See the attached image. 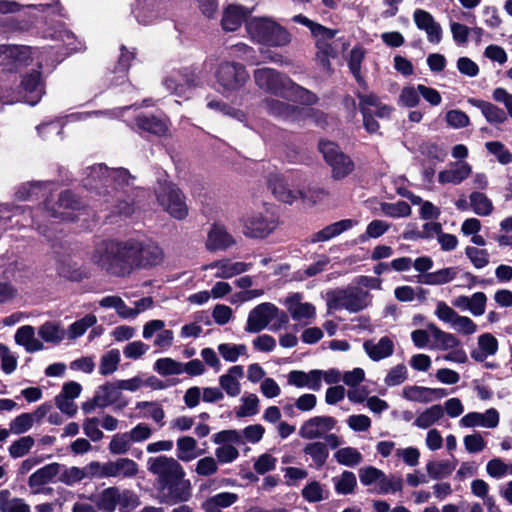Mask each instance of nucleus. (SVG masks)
<instances>
[{
	"instance_id": "1",
	"label": "nucleus",
	"mask_w": 512,
	"mask_h": 512,
	"mask_svg": "<svg viewBox=\"0 0 512 512\" xmlns=\"http://www.w3.org/2000/svg\"><path fill=\"white\" fill-rule=\"evenodd\" d=\"M150 473L156 476V498L161 504L186 503L192 497V485L183 466L173 457H151L147 461Z\"/></svg>"
},
{
	"instance_id": "2",
	"label": "nucleus",
	"mask_w": 512,
	"mask_h": 512,
	"mask_svg": "<svg viewBox=\"0 0 512 512\" xmlns=\"http://www.w3.org/2000/svg\"><path fill=\"white\" fill-rule=\"evenodd\" d=\"M133 179L124 168L109 169L104 164H96L84 170L82 184L95 196L103 198V204L113 207L115 212L130 215L133 212L132 206L126 201H120L117 194L129 186Z\"/></svg>"
},
{
	"instance_id": "3",
	"label": "nucleus",
	"mask_w": 512,
	"mask_h": 512,
	"mask_svg": "<svg viewBox=\"0 0 512 512\" xmlns=\"http://www.w3.org/2000/svg\"><path fill=\"white\" fill-rule=\"evenodd\" d=\"M246 30L254 42L268 47H285L292 41L290 32L270 17L248 19Z\"/></svg>"
},
{
	"instance_id": "4",
	"label": "nucleus",
	"mask_w": 512,
	"mask_h": 512,
	"mask_svg": "<svg viewBox=\"0 0 512 512\" xmlns=\"http://www.w3.org/2000/svg\"><path fill=\"white\" fill-rule=\"evenodd\" d=\"M127 241L104 240L97 243L91 261L101 269L117 275H126Z\"/></svg>"
},
{
	"instance_id": "5",
	"label": "nucleus",
	"mask_w": 512,
	"mask_h": 512,
	"mask_svg": "<svg viewBox=\"0 0 512 512\" xmlns=\"http://www.w3.org/2000/svg\"><path fill=\"white\" fill-rule=\"evenodd\" d=\"M164 260L162 248L155 242L136 239L127 240L126 274L135 269H150Z\"/></svg>"
},
{
	"instance_id": "6",
	"label": "nucleus",
	"mask_w": 512,
	"mask_h": 512,
	"mask_svg": "<svg viewBox=\"0 0 512 512\" xmlns=\"http://www.w3.org/2000/svg\"><path fill=\"white\" fill-rule=\"evenodd\" d=\"M327 305L330 309H345L350 313H357L371 304V294L356 286L335 289L327 293Z\"/></svg>"
},
{
	"instance_id": "7",
	"label": "nucleus",
	"mask_w": 512,
	"mask_h": 512,
	"mask_svg": "<svg viewBox=\"0 0 512 512\" xmlns=\"http://www.w3.org/2000/svg\"><path fill=\"white\" fill-rule=\"evenodd\" d=\"M249 78L250 75L245 66L237 62L223 61L215 71L218 91L225 97H230L242 89Z\"/></svg>"
},
{
	"instance_id": "8",
	"label": "nucleus",
	"mask_w": 512,
	"mask_h": 512,
	"mask_svg": "<svg viewBox=\"0 0 512 512\" xmlns=\"http://www.w3.org/2000/svg\"><path fill=\"white\" fill-rule=\"evenodd\" d=\"M243 234L251 239H265L272 234L278 226V218L268 207L262 211H252L243 217Z\"/></svg>"
},
{
	"instance_id": "9",
	"label": "nucleus",
	"mask_w": 512,
	"mask_h": 512,
	"mask_svg": "<svg viewBox=\"0 0 512 512\" xmlns=\"http://www.w3.org/2000/svg\"><path fill=\"white\" fill-rule=\"evenodd\" d=\"M319 150L331 168V177L334 180H342L354 171L353 160L336 143L322 140L319 142Z\"/></svg>"
},
{
	"instance_id": "10",
	"label": "nucleus",
	"mask_w": 512,
	"mask_h": 512,
	"mask_svg": "<svg viewBox=\"0 0 512 512\" xmlns=\"http://www.w3.org/2000/svg\"><path fill=\"white\" fill-rule=\"evenodd\" d=\"M89 469L91 474L96 476V479L133 478L139 471L138 464L130 458H117L116 460H110L103 463L99 461H92V466Z\"/></svg>"
},
{
	"instance_id": "11",
	"label": "nucleus",
	"mask_w": 512,
	"mask_h": 512,
	"mask_svg": "<svg viewBox=\"0 0 512 512\" xmlns=\"http://www.w3.org/2000/svg\"><path fill=\"white\" fill-rule=\"evenodd\" d=\"M171 93L179 97H188L190 92L201 84L200 71L196 68H183L171 72L163 81Z\"/></svg>"
},
{
	"instance_id": "12",
	"label": "nucleus",
	"mask_w": 512,
	"mask_h": 512,
	"mask_svg": "<svg viewBox=\"0 0 512 512\" xmlns=\"http://www.w3.org/2000/svg\"><path fill=\"white\" fill-rule=\"evenodd\" d=\"M255 84L267 93L286 96L291 79L272 68L256 69L253 73Z\"/></svg>"
},
{
	"instance_id": "13",
	"label": "nucleus",
	"mask_w": 512,
	"mask_h": 512,
	"mask_svg": "<svg viewBox=\"0 0 512 512\" xmlns=\"http://www.w3.org/2000/svg\"><path fill=\"white\" fill-rule=\"evenodd\" d=\"M159 204L172 217L183 219L188 214L185 197L174 184H165L156 192Z\"/></svg>"
},
{
	"instance_id": "14",
	"label": "nucleus",
	"mask_w": 512,
	"mask_h": 512,
	"mask_svg": "<svg viewBox=\"0 0 512 512\" xmlns=\"http://www.w3.org/2000/svg\"><path fill=\"white\" fill-rule=\"evenodd\" d=\"M29 220L37 225V229L41 233L45 234V231L41 230V226L36 223L30 208L12 204H0V234L16 226H26Z\"/></svg>"
},
{
	"instance_id": "15",
	"label": "nucleus",
	"mask_w": 512,
	"mask_h": 512,
	"mask_svg": "<svg viewBox=\"0 0 512 512\" xmlns=\"http://www.w3.org/2000/svg\"><path fill=\"white\" fill-rule=\"evenodd\" d=\"M278 307L270 302H264L254 307L248 314L245 331L259 333L267 328L277 316Z\"/></svg>"
},
{
	"instance_id": "16",
	"label": "nucleus",
	"mask_w": 512,
	"mask_h": 512,
	"mask_svg": "<svg viewBox=\"0 0 512 512\" xmlns=\"http://www.w3.org/2000/svg\"><path fill=\"white\" fill-rule=\"evenodd\" d=\"M133 14L138 23L149 25L162 18L167 11L169 0H137Z\"/></svg>"
},
{
	"instance_id": "17",
	"label": "nucleus",
	"mask_w": 512,
	"mask_h": 512,
	"mask_svg": "<svg viewBox=\"0 0 512 512\" xmlns=\"http://www.w3.org/2000/svg\"><path fill=\"white\" fill-rule=\"evenodd\" d=\"M335 425L336 420L331 416H315L303 422L299 428V436L307 440L323 438Z\"/></svg>"
},
{
	"instance_id": "18",
	"label": "nucleus",
	"mask_w": 512,
	"mask_h": 512,
	"mask_svg": "<svg viewBox=\"0 0 512 512\" xmlns=\"http://www.w3.org/2000/svg\"><path fill=\"white\" fill-rule=\"evenodd\" d=\"M95 402L98 404L99 408L115 405L116 409L121 410L127 406V401H122V393L118 380L100 385L95 391Z\"/></svg>"
},
{
	"instance_id": "19",
	"label": "nucleus",
	"mask_w": 512,
	"mask_h": 512,
	"mask_svg": "<svg viewBox=\"0 0 512 512\" xmlns=\"http://www.w3.org/2000/svg\"><path fill=\"white\" fill-rule=\"evenodd\" d=\"M135 127L142 131L157 136L164 135L168 130V122L164 115L140 112L134 119Z\"/></svg>"
},
{
	"instance_id": "20",
	"label": "nucleus",
	"mask_w": 512,
	"mask_h": 512,
	"mask_svg": "<svg viewBox=\"0 0 512 512\" xmlns=\"http://www.w3.org/2000/svg\"><path fill=\"white\" fill-rule=\"evenodd\" d=\"M55 184L52 182H28L22 184L16 191V198L22 201H31L43 199L45 209L48 206V196L54 189Z\"/></svg>"
},
{
	"instance_id": "21",
	"label": "nucleus",
	"mask_w": 512,
	"mask_h": 512,
	"mask_svg": "<svg viewBox=\"0 0 512 512\" xmlns=\"http://www.w3.org/2000/svg\"><path fill=\"white\" fill-rule=\"evenodd\" d=\"M359 100L358 108L361 114L374 113L380 119L389 118L393 107L381 102L380 98L372 92H356Z\"/></svg>"
},
{
	"instance_id": "22",
	"label": "nucleus",
	"mask_w": 512,
	"mask_h": 512,
	"mask_svg": "<svg viewBox=\"0 0 512 512\" xmlns=\"http://www.w3.org/2000/svg\"><path fill=\"white\" fill-rule=\"evenodd\" d=\"M413 19L417 28L426 32L430 43L438 44L441 42L443 30L432 14L423 9H416L413 13Z\"/></svg>"
},
{
	"instance_id": "23",
	"label": "nucleus",
	"mask_w": 512,
	"mask_h": 512,
	"mask_svg": "<svg viewBox=\"0 0 512 512\" xmlns=\"http://www.w3.org/2000/svg\"><path fill=\"white\" fill-rule=\"evenodd\" d=\"M81 206V201L71 191H63L59 195L56 207H47V213L55 219L74 220L71 212L66 210H78Z\"/></svg>"
},
{
	"instance_id": "24",
	"label": "nucleus",
	"mask_w": 512,
	"mask_h": 512,
	"mask_svg": "<svg viewBox=\"0 0 512 512\" xmlns=\"http://www.w3.org/2000/svg\"><path fill=\"white\" fill-rule=\"evenodd\" d=\"M251 267V263L233 262L228 258H224L207 264L204 269L216 270L214 274V277L216 278L229 279L247 272Z\"/></svg>"
},
{
	"instance_id": "25",
	"label": "nucleus",
	"mask_w": 512,
	"mask_h": 512,
	"mask_svg": "<svg viewBox=\"0 0 512 512\" xmlns=\"http://www.w3.org/2000/svg\"><path fill=\"white\" fill-rule=\"evenodd\" d=\"M402 396L409 401L429 403L447 396V391L443 388L408 385L403 388Z\"/></svg>"
},
{
	"instance_id": "26",
	"label": "nucleus",
	"mask_w": 512,
	"mask_h": 512,
	"mask_svg": "<svg viewBox=\"0 0 512 512\" xmlns=\"http://www.w3.org/2000/svg\"><path fill=\"white\" fill-rule=\"evenodd\" d=\"M472 173V167L468 162L456 161L451 162L448 168L442 170L438 174V182L440 184L459 185L466 180Z\"/></svg>"
},
{
	"instance_id": "27",
	"label": "nucleus",
	"mask_w": 512,
	"mask_h": 512,
	"mask_svg": "<svg viewBox=\"0 0 512 512\" xmlns=\"http://www.w3.org/2000/svg\"><path fill=\"white\" fill-rule=\"evenodd\" d=\"M24 100L29 105L37 104L44 94V84L41 79V73L33 71L24 76L21 82Z\"/></svg>"
},
{
	"instance_id": "28",
	"label": "nucleus",
	"mask_w": 512,
	"mask_h": 512,
	"mask_svg": "<svg viewBox=\"0 0 512 512\" xmlns=\"http://www.w3.org/2000/svg\"><path fill=\"white\" fill-rule=\"evenodd\" d=\"M363 349L371 360L377 362L393 355L395 344L390 337L383 336L377 341L375 339L364 341Z\"/></svg>"
},
{
	"instance_id": "29",
	"label": "nucleus",
	"mask_w": 512,
	"mask_h": 512,
	"mask_svg": "<svg viewBox=\"0 0 512 512\" xmlns=\"http://www.w3.org/2000/svg\"><path fill=\"white\" fill-rule=\"evenodd\" d=\"M262 106L267 113L283 120H297L301 113L300 108L297 106L273 98L264 99Z\"/></svg>"
},
{
	"instance_id": "30",
	"label": "nucleus",
	"mask_w": 512,
	"mask_h": 512,
	"mask_svg": "<svg viewBox=\"0 0 512 512\" xmlns=\"http://www.w3.org/2000/svg\"><path fill=\"white\" fill-rule=\"evenodd\" d=\"M244 377V368L241 365L230 367L225 374L219 377L222 392L229 397H237L241 393L240 380Z\"/></svg>"
},
{
	"instance_id": "31",
	"label": "nucleus",
	"mask_w": 512,
	"mask_h": 512,
	"mask_svg": "<svg viewBox=\"0 0 512 512\" xmlns=\"http://www.w3.org/2000/svg\"><path fill=\"white\" fill-rule=\"evenodd\" d=\"M287 383L297 388H307L312 391H319L322 387L319 380L318 369H313L308 372L292 370L287 375Z\"/></svg>"
},
{
	"instance_id": "32",
	"label": "nucleus",
	"mask_w": 512,
	"mask_h": 512,
	"mask_svg": "<svg viewBox=\"0 0 512 512\" xmlns=\"http://www.w3.org/2000/svg\"><path fill=\"white\" fill-rule=\"evenodd\" d=\"M234 237L224 226L214 225L208 233L206 248L211 251H225L235 245Z\"/></svg>"
},
{
	"instance_id": "33",
	"label": "nucleus",
	"mask_w": 512,
	"mask_h": 512,
	"mask_svg": "<svg viewBox=\"0 0 512 512\" xmlns=\"http://www.w3.org/2000/svg\"><path fill=\"white\" fill-rule=\"evenodd\" d=\"M268 186L274 196L284 203H293L299 198V194H301L299 190L290 189L284 177L279 174H271L269 176Z\"/></svg>"
},
{
	"instance_id": "34",
	"label": "nucleus",
	"mask_w": 512,
	"mask_h": 512,
	"mask_svg": "<svg viewBox=\"0 0 512 512\" xmlns=\"http://www.w3.org/2000/svg\"><path fill=\"white\" fill-rule=\"evenodd\" d=\"M355 225H357V221L353 219H343L334 222L314 233L310 238V242L318 243L329 241L332 238L342 234L343 232L353 228Z\"/></svg>"
},
{
	"instance_id": "35",
	"label": "nucleus",
	"mask_w": 512,
	"mask_h": 512,
	"mask_svg": "<svg viewBox=\"0 0 512 512\" xmlns=\"http://www.w3.org/2000/svg\"><path fill=\"white\" fill-rule=\"evenodd\" d=\"M355 225H357V221L353 219H343L334 222L314 233L310 238V242L318 243L329 241L332 238L342 234L343 232L353 228Z\"/></svg>"
},
{
	"instance_id": "36",
	"label": "nucleus",
	"mask_w": 512,
	"mask_h": 512,
	"mask_svg": "<svg viewBox=\"0 0 512 512\" xmlns=\"http://www.w3.org/2000/svg\"><path fill=\"white\" fill-rule=\"evenodd\" d=\"M61 465L59 463H50L36 470L30 475L28 485L34 489L33 493H40V487L48 484L60 473Z\"/></svg>"
},
{
	"instance_id": "37",
	"label": "nucleus",
	"mask_w": 512,
	"mask_h": 512,
	"mask_svg": "<svg viewBox=\"0 0 512 512\" xmlns=\"http://www.w3.org/2000/svg\"><path fill=\"white\" fill-rule=\"evenodd\" d=\"M14 338L15 342L23 346L29 353L44 349V344L35 337V329L31 325H24L18 328Z\"/></svg>"
},
{
	"instance_id": "38",
	"label": "nucleus",
	"mask_w": 512,
	"mask_h": 512,
	"mask_svg": "<svg viewBox=\"0 0 512 512\" xmlns=\"http://www.w3.org/2000/svg\"><path fill=\"white\" fill-rule=\"evenodd\" d=\"M301 294L295 293L287 298L286 306L294 320L310 319L315 316V307L311 303L301 302Z\"/></svg>"
},
{
	"instance_id": "39",
	"label": "nucleus",
	"mask_w": 512,
	"mask_h": 512,
	"mask_svg": "<svg viewBox=\"0 0 512 512\" xmlns=\"http://www.w3.org/2000/svg\"><path fill=\"white\" fill-rule=\"evenodd\" d=\"M468 103L479 108L485 119L491 124H502L507 120V113L490 102L469 98Z\"/></svg>"
},
{
	"instance_id": "40",
	"label": "nucleus",
	"mask_w": 512,
	"mask_h": 512,
	"mask_svg": "<svg viewBox=\"0 0 512 512\" xmlns=\"http://www.w3.org/2000/svg\"><path fill=\"white\" fill-rule=\"evenodd\" d=\"M498 351V340L491 333H484L478 337V349L471 352V357L478 362H483L487 357L493 356Z\"/></svg>"
},
{
	"instance_id": "41",
	"label": "nucleus",
	"mask_w": 512,
	"mask_h": 512,
	"mask_svg": "<svg viewBox=\"0 0 512 512\" xmlns=\"http://www.w3.org/2000/svg\"><path fill=\"white\" fill-rule=\"evenodd\" d=\"M366 51L361 46H355L348 56V67L358 85L364 90L367 89V82L361 75V66L365 58Z\"/></svg>"
},
{
	"instance_id": "42",
	"label": "nucleus",
	"mask_w": 512,
	"mask_h": 512,
	"mask_svg": "<svg viewBox=\"0 0 512 512\" xmlns=\"http://www.w3.org/2000/svg\"><path fill=\"white\" fill-rule=\"evenodd\" d=\"M178 460L189 462L203 454V450L198 449L197 441L190 436H182L176 442Z\"/></svg>"
},
{
	"instance_id": "43",
	"label": "nucleus",
	"mask_w": 512,
	"mask_h": 512,
	"mask_svg": "<svg viewBox=\"0 0 512 512\" xmlns=\"http://www.w3.org/2000/svg\"><path fill=\"white\" fill-rule=\"evenodd\" d=\"M247 10L244 7L230 5L224 11L222 18V27L226 31H235L242 24L247 16Z\"/></svg>"
},
{
	"instance_id": "44",
	"label": "nucleus",
	"mask_w": 512,
	"mask_h": 512,
	"mask_svg": "<svg viewBox=\"0 0 512 512\" xmlns=\"http://www.w3.org/2000/svg\"><path fill=\"white\" fill-rule=\"evenodd\" d=\"M456 267L443 268L432 273L419 276L418 282L426 285H442L451 282L457 276Z\"/></svg>"
},
{
	"instance_id": "45",
	"label": "nucleus",
	"mask_w": 512,
	"mask_h": 512,
	"mask_svg": "<svg viewBox=\"0 0 512 512\" xmlns=\"http://www.w3.org/2000/svg\"><path fill=\"white\" fill-rule=\"evenodd\" d=\"M316 48L315 60L319 66L329 72L331 70L330 58L335 56V51L332 45L328 42L332 38L316 37Z\"/></svg>"
},
{
	"instance_id": "46",
	"label": "nucleus",
	"mask_w": 512,
	"mask_h": 512,
	"mask_svg": "<svg viewBox=\"0 0 512 512\" xmlns=\"http://www.w3.org/2000/svg\"><path fill=\"white\" fill-rule=\"evenodd\" d=\"M38 335L47 343L59 344L64 340L66 331L60 323L47 321L39 327Z\"/></svg>"
},
{
	"instance_id": "47",
	"label": "nucleus",
	"mask_w": 512,
	"mask_h": 512,
	"mask_svg": "<svg viewBox=\"0 0 512 512\" xmlns=\"http://www.w3.org/2000/svg\"><path fill=\"white\" fill-rule=\"evenodd\" d=\"M30 54L31 48L27 46L0 45V65H4L8 58L17 63H24Z\"/></svg>"
},
{
	"instance_id": "48",
	"label": "nucleus",
	"mask_w": 512,
	"mask_h": 512,
	"mask_svg": "<svg viewBox=\"0 0 512 512\" xmlns=\"http://www.w3.org/2000/svg\"><path fill=\"white\" fill-rule=\"evenodd\" d=\"M456 464V460L429 461L426 464V471L431 479L440 480L451 475L456 468Z\"/></svg>"
},
{
	"instance_id": "49",
	"label": "nucleus",
	"mask_w": 512,
	"mask_h": 512,
	"mask_svg": "<svg viewBox=\"0 0 512 512\" xmlns=\"http://www.w3.org/2000/svg\"><path fill=\"white\" fill-rule=\"evenodd\" d=\"M427 328L431 332L434 340L437 342V348L449 350L457 348L460 345V341L455 335L442 331L435 324L430 323L427 325Z\"/></svg>"
},
{
	"instance_id": "50",
	"label": "nucleus",
	"mask_w": 512,
	"mask_h": 512,
	"mask_svg": "<svg viewBox=\"0 0 512 512\" xmlns=\"http://www.w3.org/2000/svg\"><path fill=\"white\" fill-rule=\"evenodd\" d=\"M91 466L92 462H90L83 468L75 466L67 468L61 473L59 480L62 483L71 486L74 485L75 483L82 481L85 478L96 479V476H93L89 469Z\"/></svg>"
},
{
	"instance_id": "51",
	"label": "nucleus",
	"mask_w": 512,
	"mask_h": 512,
	"mask_svg": "<svg viewBox=\"0 0 512 512\" xmlns=\"http://www.w3.org/2000/svg\"><path fill=\"white\" fill-rule=\"evenodd\" d=\"M283 98L299 101L304 105H313L318 101V97L312 91L296 84L291 80V85H288V91Z\"/></svg>"
},
{
	"instance_id": "52",
	"label": "nucleus",
	"mask_w": 512,
	"mask_h": 512,
	"mask_svg": "<svg viewBox=\"0 0 512 512\" xmlns=\"http://www.w3.org/2000/svg\"><path fill=\"white\" fill-rule=\"evenodd\" d=\"M334 488L337 494L347 495L354 492L357 479L352 471L345 470L339 476L333 477Z\"/></svg>"
},
{
	"instance_id": "53",
	"label": "nucleus",
	"mask_w": 512,
	"mask_h": 512,
	"mask_svg": "<svg viewBox=\"0 0 512 512\" xmlns=\"http://www.w3.org/2000/svg\"><path fill=\"white\" fill-rule=\"evenodd\" d=\"M292 21L309 28L314 37L334 38L337 31L316 23L302 14L293 16Z\"/></svg>"
},
{
	"instance_id": "54",
	"label": "nucleus",
	"mask_w": 512,
	"mask_h": 512,
	"mask_svg": "<svg viewBox=\"0 0 512 512\" xmlns=\"http://www.w3.org/2000/svg\"><path fill=\"white\" fill-rule=\"evenodd\" d=\"M304 454L311 457L316 468H321L327 461L329 451L323 442H310L303 449Z\"/></svg>"
},
{
	"instance_id": "55",
	"label": "nucleus",
	"mask_w": 512,
	"mask_h": 512,
	"mask_svg": "<svg viewBox=\"0 0 512 512\" xmlns=\"http://www.w3.org/2000/svg\"><path fill=\"white\" fill-rule=\"evenodd\" d=\"M118 487L104 489L96 499V505L102 512H114L117 507Z\"/></svg>"
},
{
	"instance_id": "56",
	"label": "nucleus",
	"mask_w": 512,
	"mask_h": 512,
	"mask_svg": "<svg viewBox=\"0 0 512 512\" xmlns=\"http://www.w3.org/2000/svg\"><path fill=\"white\" fill-rule=\"evenodd\" d=\"M443 415L444 410L442 406L433 405L417 416L414 425L419 428L426 429L440 420Z\"/></svg>"
},
{
	"instance_id": "57",
	"label": "nucleus",
	"mask_w": 512,
	"mask_h": 512,
	"mask_svg": "<svg viewBox=\"0 0 512 512\" xmlns=\"http://www.w3.org/2000/svg\"><path fill=\"white\" fill-rule=\"evenodd\" d=\"M335 460L347 467H355L363 461L362 454L354 447H344L334 453Z\"/></svg>"
},
{
	"instance_id": "58",
	"label": "nucleus",
	"mask_w": 512,
	"mask_h": 512,
	"mask_svg": "<svg viewBox=\"0 0 512 512\" xmlns=\"http://www.w3.org/2000/svg\"><path fill=\"white\" fill-rule=\"evenodd\" d=\"M469 201L474 213L479 216H488L493 211L492 201L484 193L472 192Z\"/></svg>"
},
{
	"instance_id": "59",
	"label": "nucleus",
	"mask_w": 512,
	"mask_h": 512,
	"mask_svg": "<svg viewBox=\"0 0 512 512\" xmlns=\"http://www.w3.org/2000/svg\"><path fill=\"white\" fill-rule=\"evenodd\" d=\"M96 322L97 318L93 314H87L83 318L75 321L68 327L66 331L68 339L75 340L82 336L87 331V329L95 325Z\"/></svg>"
},
{
	"instance_id": "60",
	"label": "nucleus",
	"mask_w": 512,
	"mask_h": 512,
	"mask_svg": "<svg viewBox=\"0 0 512 512\" xmlns=\"http://www.w3.org/2000/svg\"><path fill=\"white\" fill-rule=\"evenodd\" d=\"M120 351L118 349H111L102 355L99 365V373L103 376L114 373L120 363Z\"/></svg>"
},
{
	"instance_id": "61",
	"label": "nucleus",
	"mask_w": 512,
	"mask_h": 512,
	"mask_svg": "<svg viewBox=\"0 0 512 512\" xmlns=\"http://www.w3.org/2000/svg\"><path fill=\"white\" fill-rule=\"evenodd\" d=\"M403 488V480L401 477L396 475L386 476L383 472V476L379 479L378 485L375 486L374 491L378 494H388L401 491Z\"/></svg>"
},
{
	"instance_id": "62",
	"label": "nucleus",
	"mask_w": 512,
	"mask_h": 512,
	"mask_svg": "<svg viewBox=\"0 0 512 512\" xmlns=\"http://www.w3.org/2000/svg\"><path fill=\"white\" fill-rule=\"evenodd\" d=\"M118 495L117 506L120 512L132 511L140 505L138 495L132 490L118 488Z\"/></svg>"
},
{
	"instance_id": "63",
	"label": "nucleus",
	"mask_w": 512,
	"mask_h": 512,
	"mask_svg": "<svg viewBox=\"0 0 512 512\" xmlns=\"http://www.w3.org/2000/svg\"><path fill=\"white\" fill-rule=\"evenodd\" d=\"M303 498L309 503H316L328 498V492L318 481H311L302 489Z\"/></svg>"
},
{
	"instance_id": "64",
	"label": "nucleus",
	"mask_w": 512,
	"mask_h": 512,
	"mask_svg": "<svg viewBox=\"0 0 512 512\" xmlns=\"http://www.w3.org/2000/svg\"><path fill=\"white\" fill-rule=\"evenodd\" d=\"M218 352L228 362H236L240 356L247 355V347L244 344L222 343L218 346Z\"/></svg>"
}]
</instances>
